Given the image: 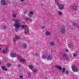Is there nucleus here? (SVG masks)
<instances>
[{"mask_svg": "<svg viewBox=\"0 0 79 79\" xmlns=\"http://www.w3.org/2000/svg\"><path fill=\"white\" fill-rule=\"evenodd\" d=\"M14 26L15 27V30L16 31V32H18L19 31V27L20 26V23H15V24H14Z\"/></svg>", "mask_w": 79, "mask_h": 79, "instance_id": "f257e3e1", "label": "nucleus"}, {"mask_svg": "<svg viewBox=\"0 0 79 79\" xmlns=\"http://www.w3.org/2000/svg\"><path fill=\"white\" fill-rule=\"evenodd\" d=\"M10 56L13 58H15V56H16L17 58H19V59H21V56L18 55H16V54L15 53H12L10 54Z\"/></svg>", "mask_w": 79, "mask_h": 79, "instance_id": "f03ea898", "label": "nucleus"}, {"mask_svg": "<svg viewBox=\"0 0 79 79\" xmlns=\"http://www.w3.org/2000/svg\"><path fill=\"white\" fill-rule=\"evenodd\" d=\"M72 70L73 72H77L79 69L77 67L74 65H73L72 66Z\"/></svg>", "mask_w": 79, "mask_h": 79, "instance_id": "7ed1b4c3", "label": "nucleus"}, {"mask_svg": "<svg viewBox=\"0 0 79 79\" xmlns=\"http://www.w3.org/2000/svg\"><path fill=\"white\" fill-rule=\"evenodd\" d=\"M55 68H58V69H59V70H61V69H62V67H61V66H58L56 65H55L53 67V68H55Z\"/></svg>", "mask_w": 79, "mask_h": 79, "instance_id": "20e7f679", "label": "nucleus"}, {"mask_svg": "<svg viewBox=\"0 0 79 79\" xmlns=\"http://www.w3.org/2000/svg\"><path fill=\"white\" fill-rule=\"evenodd\" d=\"M59 8L60 10H62L63 9V8H64V5L62 4L59 6Z\"/></svg>", "mask_w": 79, "mask_h": 79, "instance_id": "39448f33", "label": "nucleus"}, {"mask_svg": "<svg viewBox=\"0 0 79 79\" xmlns=\"http://www.w3.org/2000/svg\"><path fill=\"white\" fill-rule=\"evenodd\" d=\"M1 69H2V70L3 71H8V69L6 68V67L5 66H1Z\"/></svg>", "mask_w": 79, "mask_h": 79, "instance_id": "423d86ee", "label": "nucleus"}, {"mask_svg": "<svg viewBox=\"0 0 79 79\" xmlns=\"http://www.w3.org/2000/svg\"><path fill=\"white\" fill-rule=\"evenodd\" d=\"M61 34H65L66 33V30L64 28L61 29Z\"/></svg>", "mask_w": 79, "mask_h": 79, "instance_id": "0eeeda50", "label": "nucleus"}, {"mask_svg": "<svg viewBox=\"0 0 79 79\" xmlns=\"http://www.w3.org/2000/svg\"><path fill=\"white\" fill-rule=\"evenodd\" d=\"M47 60H53V57L51 56H48Z\"/></svg>", "mask_w": 79, "mask_h": 79, "instance_id": "6e6552de", "label": "nucleus"}, {"mask_svg": "<svg viewBox=\"0 0 79 79\" xmlns=\"http://www.w3.org/2000/svg\"><path fill=\"white\" fill-rule=\"evenodd\" d=\"M7 52V49L6 48H4L3 49V51L2 52V53L4 54L5 53H6Z\"/></svg>", "mask_w": 79, "mask_h": 79, "instance_id": "1a4fd4ad", "label": "nucleus"}, {"mask_svg": "<svg viewBox=\"0 0 79 79\" xmlns=\"http://www.w3.org/2000/svg\"><path fill=\"white\" fill-rule=\"evenodd\" d=\"M46 35H51L52 34H51V33L49 31H47L45 33Z\"/></svg>", "mask_w": 79, "mask_h": 79, "instance_id": "9d476101", "label": "nucleus"}, {"mask_svg": "<svg viewBox=\"0 0 79 79\" xmlns=\"http://www.w3.org/2000/svg\"><path fill=\"white\" fill-rule=\"evenodd\" d=\"M1 4L2 5H6V3L5 2V1L2 0L1 2Z\"/></svg>", "mask_w": 79, "mask_h": 79, "instance_id": "9b49d317", "label": "nucleus"}, {"mask_svg": "<svg viewBox=\"0 0 79 79\" xmlns=\"http://www.w3.org/2000/svg\"><path fill=\"white\" fill-rule=\"evenodd\" d=\"M22 46L24 48H26L27 46V44H26L24 43L22 45Z\"/></svg>", "mask_w": 79, "mask_h": 79, "instance_id": "f8f14e48", "label": "nucleus"}, {"mask_svg": "<svg viewBox=\"0 0 79 79\" xmlns=\"http://www.w3.org/2000/svg\"><path fill=\"white\" fill-rule=\"evenodd\" d=\"M63 56L64 58H66L68 56V55L66 53H64L63 55Z\"/></svg>", "mask_w": 79, "mask_h": 79, "instance_id": "ddd939ff", "label": "nucleus"}, {"mask_svg": "<svg viewBox=\"0 0 79 79\" xmlns=\"http://www.w3.org/2000/svg\"><path fill=\"white\" fill-rule=\"evenodd\" d=\"M28 32V30L27 29H25L24 30V33L25 34H26V35H27V33Z\"/></svg>", "mask_w": 79, "mask_h": 79, "instance_id": "4468645a", "label": "nucleus"}, {"mask_svg": "<svg viewBox=\"0 0 79 79\" xmlns=\"http://www.w3.org/2000/svg\"><path fill=\"white\" fill-rule=\"evenodd\" d=\"M29 68L30 69H31V70H32V69L34 68V66L32 65H30L29 66Z\"/></svg>", "mask_w": 79, "mask_h": 79, "instance_id": "2eb2a0df", "label": "nucleus"}, {"mask_svg": "<svg viewBox=\"0 0 79 79\" xmlns=\"http://www.w3.org/2000/svg\"><path fill=\"white\" fill-rule=\"evenodd\" d=\"M65 70H66V68H63L62 69V74H63V73H65Z\"/></svg>", "mask_w": 79, "mask_h": 79, "instance_id": "dca6fc26", "label": "nucleus"}, {"mask_svg": "<svg viewBox=\"0 0 79 79\" xmlns=\"http://www.w3.org/2000/svg\"><path fill=\"white\" fill-rule=\"evenodd\" d=\"M55 3L56 5L57 6L59 5V2H58V0H55Z\"/></svg>", "mask_w": 79, "mask_h": 79, "instance_id": "f3484780", "label": "nucleus"}, {"mask_svg": "<svg viewBox=\"0 0 79 79\" xmlns=\"http://www.w3.org/2000/svg\"><path fill=\"white\" fill-rule=\"evenodd\" d=\"M46 58V56L45 55H43L42 56V58L43 60H45Z\"/></svg>", "mask_w": 79, "mask_h": 79, "instance_id": "a211bd4d", "label": "nucleus"}, {"mask_svg": "<svg viewBox=\"0 0 79 79\" xmlns=\"http://www.w3.org/2000/svg\"><path fill=\"white\" fill-rule=\"evenodd\" d=\"M15 21L16 23H19L20 22V20L19 19H16L15 20Z\"/></svg>", "mask_w": 79, "mask_h": 79, "instance_id": "6ab92c4d", "label": "nucleus"}, {"mask_svg": "<svg viewBox=\"0 0 79 79\" xmlns=\"http://www.w3.org/2000/svg\"><path fill=\"white\" fill-rule=\"evenodd\" d=\"M7 28V27L6 26V25H4V26H3V29L5 30Z\"/></svg>", "mask_w": 79, "mask_h": 79, "instance_id": "aec40b11", "label": "nucleus"}, {"mask_svg": "<svg viewBox=\"0 0 79 79\" xmlns=\"http://www.w3.org/2000/svg\"><path fill=\"white\" fill-rule=\"evenodd\" d=\"M77 6H74L73 7V10H76V9H77Z\"/></svg>", "mask_w": 79, "mask_h": 79, "instance_id": "412c9836", "label": "nucleus"}, {"mask_svg": "<svg viewBox=\"0 0 79 79\" xmlns=\"http://www.w3.org/2000/svg\"><path fill=\"white\" fill-rule=\"evenodd\" d=\"M7 66H8V67H10L11 66V64L10 63H8L7 64Z\"/></svg>", "mask_w": 79, "mask_h": 79, "instance_id": "4be33fe9", "label": "nucleus"}, {"mask_svg": "<svg viewBox=\"0 0 79 79\" xmlns=\"http://www.w3.org/2000/svg\"><path fill=\"white\" fill-rule=\"evenodd\" d=\"M28 77H31V74L30 73H28Z\"/></svg>", "mask_w": 79, "mask_h": 79, "instance_id": "5701e85b", "label": "nucleus"}, {"mask_svg": "<svg viewBox=\"0 0 79 79\" xmlns=\"http://www.w3.org/2000/svg\"><path fill=\"white\" fill-rule=\"evenodd\" d=\"M58 14L60 16L62 15V13L60 11H58Z\"/></svg>", "mask_w": 79, "mask_h": 79, "instance_id": "b1692460", "label": "nucleus"}, {"mask_svg": "<svg viewBox=\"0 0 79 79\" xmlns=\"http://www.w3.org/2000/svg\"><path fill=\"white\" fill-rule=\"evenodd\" d=\"M15 39H20V37L18 36L15 37Z\"/></svg>", "mask_w": 79, "mask_h": 79, "instance_id": "393cba45", "label": "nucleus"}, {"mask_svg": "<svg viewBox=\"0 0 79 79\" xmlns=\"http://www.w3.org/2000/svg\"><path fill=\"white\" fill-rule=\"evenodd\" d=\"M34 12L33 11H31L29 12L30 15H33Z\"/></svg>", "mask_w": 79, "mask_h": 79, "instance_id": "a878e982", "label": "nucleus"}, {"mask_svg": "<svg viewBox=\"0 0 79 79\" xmlns=\"http://www.w3.org/2000/svg\"><path fill=\"white\" fill-rule=\"evenodd\" d=\"M64 59H65V60H66V61H68V60H69V57H66L64 58Z\"/></svg>", "mask_w": 79, "mask_h": 79, "instance_id": "bb28decb", "label": "nucleus"}, {"mask_svg": "<svg viewBox=\"0 0 79 79\" xmlns=\"http://www.w3.org/2000/svg\"><path fill=\"white\" fill-rule=\"evenodd\" d=\"M21 28L22 29H24L25 28V26L24 25H22L21 26Z\"/></svg>", "mask_w": 79, "mask_h": 79, "instance_id": "cd10ccee", "label": "nucleus"}, {"mask_svg": "<svg viewBox=\"0 0 79 79\" xmlns=\"http://www.w3.org/2000/svg\"><path fill=\"white\" fill-rule=\"evenodd\" d=\"M73 57H76V56H77V54H74L73 55Z\"/></svg>", "mask_w": 79, "mask_h": 79, "instance_id": "c85d7f7f", "label": "nucleus"}, {"mask_svg": "<svg viewBox=\"0 0 79 79\" xmlns=\"http://www.w3.org/2000/svg\"><path fill=\"white\" fill-rule=\"evenodd\" d=\"M68 47L69 48H71V44H69L68 45Z\"/></svg>", "mask_w": 79, "mask_h": 79, "instance_id": "c756f323", "label": "nucleus"}, {"mask_svg": "<svg viewBox=\"0 0 79 79\" xmlns=\"http://www.w3.org/2000/svg\"><path fill=\"white\" fill-rule=\"evenodd\" d=\"M33 71L34 73H36V72H37V70L36 69H34L33 70Z\"/></svg>", "mask_w": 79, "mask_h": 79, "instance_id": "7c9ffc66", "label": "nucleus"}, {"mask_svg": "<svg viewBox=\"0 0 79 79\" xmlns=\"http://www.w3.org/2000/svg\"><path fill=\"white\" fill-rule=\"evenodd\" d=\"M73 24L74 26H77V23H73Z\"/></svg>", "mask_w": 79, "mask_h": 79, "instance_id": "2f4dec72", "label": "nucleus"}, {"mask_svg": "<svg viewBox=\"0 0 79 79\" xmlns=\"http://www.w3.org/2000/svg\"><path fill=\"white\" fill-rule=\"evenodd\" d=\"M54 44H55L54 43H53V42L51 43V45H52V46H53Z\"/></svg>", "mask_w": 79, "mask_h": 79, "instance_id": "473e14b6", "label": "nucleus"}, {"mask_svg": "<svg viewBox=\"0 0 79 79\" xmlns=\"http://www.w3.org/2000/svg\"><path fill=\"white\" fill-rule=\"evenodd\" d=\"M16 15L15 14H13L12 15V17L13 18H16Z\"/></svg>", "mask_w": 79, "mask_h": 79, "instance_id": "72a5a7b5", "label": "nucleus"}, {"mask_svg": "<svg viewBox=\"0 0 79 79\" xmlns=\"http://www.w3.org/2000/svg\"><path fill=\"white\" fill-rule=\"evenodd\" d=\"M28 16L29 17H30V18H32V16L31 14H28Z\"/></svg>", "mask_w": 79, "mask_h": 79, "instance_id": "f704fd0d", "label": "nucleus"}, {"mask_svg": "<svg viewBox=\"0 0 79 79\" xmlns=\"http://www.w3.org/2000/svg\"><path fill=\"white\" fill-rule=\"evenodd\" d=\"M22 61H23L25 62V61H26V60H25V59H23V58H22Z\"/></svg>", "mask_w": 79, "mask_h": 79, "instance_id": "c9c22d12", "label": "nucleus"}, {"mask_svg": "<svg viewBox=\"0 0 79 79\" xmlns=\"http://www.w3.org/2000/svg\"><path fill=\"white\" fill-rule=\"evenodd\" d=\"M24 15H26L27 14V12L26 11H24L23 12Z\"/></svg>", "mask_w": 79, "mask_h": 79, "instance_id": "e433bc0d", "label": "nucleus"}, {"mask_svg": "<svg viewBox=\"0 0 79 79\" xmlns=\"http://www.w3.org/2000/svg\"><path fill=\"white\" fill-rule=\"evenodd\" d=\"M65 50L66 52H69V50H68V49L67 48L65 49Z\"/></svg>", "mask_w": 79, "mask_h": 79, "instance_id": "4c0bfd02", "label": "nucleus"}, {"mask_svg": "<svg viewBox=\"0 0 79 79\" xmlns=\"http://www.w3.org/2000/svg\"><path fill=\"white\" fill-rule=\"evenodd\" d=\"M20 78L21 79H23V77L22 76H20Z\"/></svg>", "mask_w": 79, "mask_h": 79, "instance_id": "58836bf2", "label": "nucleus"}, {"mask_svg": "<svg viewBox=\"0 0 79 79\" xmlns=\"http://www.w3.org/2000/svg\"><path fill=\"white\" fill-rule=\"evenodd\" d=\"M45 27V26H44L43 27H41V29H44Z\"/></svg>", "mask_w": 79, "mask_h": 79, "instance_id": "ea45409f", "label": "nucleus"}, {"mask_svg": "<svg viewBox=\"0 0 79 79\" xmlns=\"http://www.w3.org/2000/svg\"><path fill=\"white\" fill-rule=\"evenodd\" d=\"M19 61L20 62H21L22 61H23L22 58H21V59L19 60Z\"/></svg>", "mask_w": 79, "mask_h": 79, "instance_id": "a19ab883", "label": "nucleus"}, {"mask_svg": "<svg viewBox=\"0 0 79 79\" xmlns=\"http://www.w3.org/2000/svg\"><path fill=\"white\" fill-rule=\"evenodd\" d=\"M68 73H69V72H68V70L66 71V74H68Z\"/></svg>", "mask_w": 79, "mask_h": 79, "instance_id": "79ce46f5", "label": "nucleus"}, {"mask_svg": "<svg viewBox=\"0 0 79 79\" xmlns=\"http://www.w3.org/2000/svg\"><path fill=\"white\" fill-rule=\"evenodd\" d=\"M28 19H29L27 18H26V21H28Z\"/></svg>", "mask_w": 79, "mask_h": 79, "instance_id": "37998d69", "label": "nucleus"}, {"mask_svg": "<svg viewBox=\"0 0 79 79\" xmlns=\"http://www.w3.org/2000/svg\"><path fill=\"white\" fill-rule=\"evenodd\" d=\"M18 66L19 67H21V65H20L19 64H18Z\"/></svg>", "mask_w": 79, "mask_h": 79, "instance_id": "c03bdc74", "label": "nucleus"}, {"mask_svg": "<svg viewBox=\"0 0 79 79\" xmlns=\"http://www.w3.org/2000/svg\"><path fill=\"white\" fill-rule=\"evenodd\" d=\"M35 55H38V56H39V55H38V54L37 53H36L35 54Z\"/></svg>", "mask_w": 79, "mask_h": 79, "instance_id": "a18cd8bd", "label": "nucleus"}, {"mask_svg": "<svg viewBox=\"0 0 79 79\" xmlns=\"http://www.w3.org/2000/svg\"><path fill=\"white\" fill-rule=\"evenodd\" d=\"M20 1L23 2H24V0H20Z\"/></svg>", "mask_w": 79, "mask_h": 79, "instance_id": "49530a36", "label": "nucleus"}, {"mask_svg": "<svg viewBox=\"0 0 79 79\" xmlns=\"http://www.w3.org/2000/svg\"><path fill=\"white\" fill-rule=\"evenodd\" d=\"M25 27L27 28V26H25Z\"/></svg>", "mask_w": 79, "mask_h": 79, "instance_id": "de8ad7c7", "label": "nucleus"}, {"mask_svg": "<svg viewBox=\"0 0 79 79\" xmlns=\"http://www.w3.org/2000/svg\"><path fill=\"white\" fill-rule=\"evenodd\" d=\"M63 61H65V60H64Z\"/></svg>", "mask_w": 79, "mask_h": 79, "instance_id": "09e8293b", "label": "nucleus"}, {"mask_svg": "<svg viewBox=\"0 0 79 79\" xmlns=\"http://www.w3.org/2000/svg\"><path fill=\"white\" fill-rule=\"evenodd\" d=\"M75 52H76V53H77V51H76Z\"/></svg>", "mask_w": 79, "mask_h": 79, "instance_id": "8fccbe9b", "label": "nucleus"}, {"mask_svg": "<svg viewBox=\"0 0 79 79\" xmlns=\"http://www.w3.org/2000/svg\"><path fill=\"white\" fill-rule=\"evenodd\" d=\"M1 64V62H0V65Z\"/></svg>", "mask_w": 79, "mask_h": 79, "instance_id": "3c124183", "label": "nucleus"}, {"mask_svg": "<svg viewBox=\"0 0 79 79\" xmlns=\"http://www.w3.org/2000/svg\"><path fill=\"white\" fill-rule=\"evenodd\" d=\"M79 26H78L77 27V28H79Z\"/></svg>", "mask_w": 79, "mask_h": 79, "instance_id": "603ef678", "label": "nucleus"}, {"mask_svg": "<svg viewBox=\"0 0 79 79\" xmlns=\"http://www.w3.org/2000/svg\"><path fill=\"white\" fill-rule=\"evenodd\" d=\"M37 64V65H38V64Z\"/></svg>", "mask_w": 79, "mask_h": 79, "instance_id": "864d4df0", "label": "nucleus"}, {"mask_svg": "<svg viewBox=\"0 0 79 79\" xmlns=\"http://www.w3.org/2000/svg\"><path fill=\"white\" fill-rule=\"evenodd\" d=\"M31 19H30V20H29V21H31Z\"/></svg>", "mask_w": 79, "mask_h": 79, "instance_id": "5fc2aeb1", "label": "nucleus"}, {"mask_svg": "<svg viewBox=\"0 0 79 79\" xmlns=\"http://www.w3.org/2000/svg\"><path fill=\"white\" fill-rule=\"evenodd\" d=\"M1 48H0V50H1Z\"/></svg>", "mask_w": 79, "mask_h": 79, "instance_id": "6e6d98bb", "label": "nucleus"}, {"mask_svg": "<svg viewBox=\"0 0 79 79\" xmlns=\"http://www.w3.org/2000/svg\"><path fill=\"white\" fill-rule=\"evenodd\" d=\"M37 44H38V43H37Z\"/></svg>", "mask_w": 79, "mask_h": 79, "instance_id": "4d7b16f0", "label": "nucleus"}, {"mask_svg": "<svg viewBox=\"0 0 79 79\" xmlns=\"http://www.w3.org/2000/svg\"><path fill=\"white\" fill-rule=\"evenodd\" d=\"M0 79H1V78H0Z\"/></svg>", "mask_w": 79, "mask_h": 79, "instance_id": "13d9d810", "label": "nucleus"}]
</instances>
